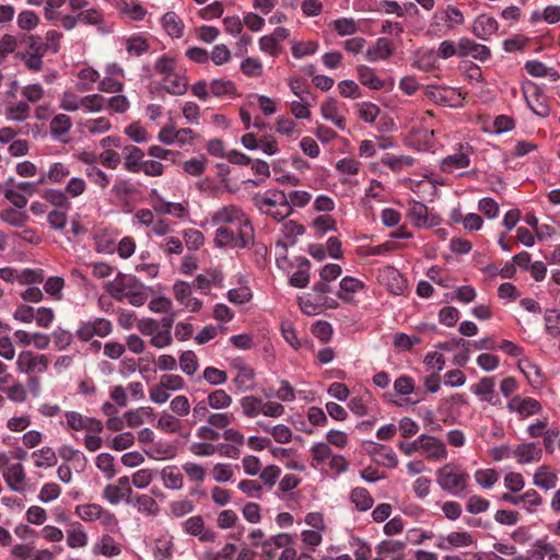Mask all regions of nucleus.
Instances as JSON below:
<instances>
[{"instance_id":"nucleus-1","label":"nucleus","mask_w":560,"mask_h":560,"mask_svg":"<svg viewBox=\"0 0 560 560\" xmlns=\"http://www.w3.org/2000/svg\"><path fill=\"white\" fill-rule=\"evenodd\" d=\"M106 292L116 301L127 300L132 306H142L149 299V288L136 276L119 272L105 285Z\"/></svg>"},{"instance_id":"nucleus-2","label":"nucleus","mask_w":560,"mask_h":560,"mask_svg":"<svg viewBox=\"0 0 560 560\" xmlns=\"http://www.w3.org/2000/svg\"><path fill=\"white\" fill-rule=\"evenodd\" d=\"M213 224H228L240 231L241 245H249L254 242V228L249 218L242 208L235 205H228L219 208L211 215Z\"/></svg>"},{"instance_id":"nucleus-3","label":"nucleus","mask_w":560,"mask_h":560,"mask_svg":"<svg viewBox=\"0 0 560 560\" xmlns=\"http://www.w3.org/2000/svg\"><path fill=\"white\" fill-rule=\"evenodd\" d=\"M175 322V313L158 320L144 317L138 320L137 329L143 336L150 337V343L156 349H163L172 345L171 329Z\"/></svg>"},{"instance_id":"nucleus-4","label":"nucleus","mask_w":560,"mask_h":560,"mask_svg":"<svg viewBox=\"0 0 560 560\" xmlns=\"http://www.w3.org/2000/svg\"><path fill=\"white\" fill-rule=\"evenodd\" d=\"M254 206L262 214L269 215L277 221L287 219L292 213L287 201V195L280 189H268L257 192L253 197Z\"/></svg>"},{"instance_id":"nucleus-5","label":"nucleus","mask_w":560,"mask_h":560,"mask_svg":"<svg viewBox=\"0 0 560 560\" xmlns=\"http://www.w3.org/2000/svg\"><path fill=\"white\" fill-rule=\"evenodd\" d=\"M435 475L440 488L453 495H459L464 492L469 481V475L451 463L439 468Z\"/></svg>"},{"instance_id":"nucleus-6","label":"nucleus","mask_w":560,"mask_h":560,"mask_svg":"<svg viewBox=\"0 0 560 560\" xmlns=\"http://www.w3.org/2000/svg\"><path fill=\"white\" fill-rule=\"evenodd\" d=\"M75 514L85 523L98 522L107 532H115L118 528V518L108 509L97 503H84L75 506Z\"/></svg>"},{"instance_id":"nucleus-7","label":"nucleus","mask_w":560,"mask_h":560,"mask_svg":"<svg viewBox=\"0 0 560 560\" xmlns=\"http://www.w3.org/2000/svg\"><path fill=\"white\" fill-rule=\"evenodd\" d=\"M522 94L528 108L539 117H548L550 107L541 88L533 81L526 80L522 83Z\"/></svg>"},{"instance_id":"nucleus-8","label":"nucleus","mask_w":560,"mask_h":560,"mask_svg":"<svg viewBox=\"0 0 560 560\" xmlns=\"http://www.w3.org/2000/svg\"><path fill=\"white\" fill-rule=\"evenodd\" d=\"M113 331V325L109 319L95 317L89 320L80 322L75 336L82 342L91 341L94 337L105 338Z\"/></svg>"},{"instance_id":"nucleus-9","label":"nucleus","mask_w":560,"mask_h":560,"mask_svg":"<svg viewBox=\"0 0 560 560\" xmlns=\"http://www.w3.org/2000/svg\"><path fill=\"white\" fill-rule=\"evenodd\" d=\"M15 365L19 373L27 375L40 374L47 371L49 361L45 354L23 350L19 353Z\"/></svg>"},{"instance_id":"nucleus-10","label":"nucleus","mask_w":560,"mask_h":560,"mask_svg":"<svg viewBox=\"0 0 560 560\" xmlns=\"http://www.w3.org/2000/svg\"><path fill=\"white\" fill-rule=\"evenodd\" d=\"M472 148L469 144H459L456 152L446 155L440 163L443 173H454L457 170L466 168L471 162Z\"/></svg>"},{"instance_id":"nucleus-11","label":"nucleus","mask_w":560,"mask_h":560,"mask_svg":"<svg viewBox=\"0 0 560 560\" xmlns=\"http://www.w3.org/2000/svg\"><path fill=\"white\" fill-rule=\"evenodd\" d=\"M131 494L130 478L127 476L118 478L115 483L107 485L102 492L103 499L112 505H117L124 500L127 502Z\"/></svg>"},{"instance_id":"nucleus-12","label":"nucleus","mask_w":560,"mask_h":560,"mask_svg":"<svg viewBox=\"0 0 560 560\" xmlns=\"http://www.w3.org/2000/svg\"><path fill=\"white\" fill-rule=\"evenodd\" d=\"M65 418L67 428L73 431L88 430L93 433H101L104 428L101 420L92 417H85L78 411H66Z\"/></svg>"},{"instance_id":"nucleus-13","label":"nucleus","mask_w":560,"mask_h":560,"mask_svg":"<svg viewBox=\"0 0 560 560\" xmlns=\"http://www.w3.org/2000/svg\"><path fill=\"white\" fill-rule=\"evenodd\" d=\"M173 294L176 301L191 313H197L202 307V302L192 296L191 285L185 281H176L173 285Z\"/></svg>"},{"instance_id":"nucleus-14","label":"nucleus","mask_w":560,"mask_h":560,"mask_svg":"<svg viewBox=\"0 0 560 560\" xmlns=\"http://www.w3.org/2000/svg\"><path fill=\"white\" fill-rule=\"evenodd\" d=\"M506 408L510 412L517 413L522 419L541 411V405L537 399L532 397L524 398L520 395L512 397Z\"/></svg>"},{"instance_id":"nucleus-15","label":"nucleus","mask_w":560,"mask_h":560,"mask_svg":"<svg viewBox=\"0 0 560 560\" xmlns=\"http://www.w3.org/2000/svg\"><path fill=\"white\" fill-rule=\"evenodd\" d=\"M458 56L471 57L480 62L487 61L491 57L490 48L475 40L462 37L458 40Z\"/></svg>"},{"instance_id":"nucleus-16","label":"nucleus","mask_w":560,"mask_h":560,"mask_svg":"<svg viewBox=\"0 0 560 560\" xmlns=\"http://www.w3.org/2000/svg\"><path fill=\"white\" fill-rule=\"evenodd\" d=\"M420 450L430 460H442L447 457L445 444L438 438L428 434L419 435Z\"/></svg>"},{"instance_id":"nucleus-17","label":"nucleus","mask_w":560,"mask_h":560,"mask_svg":"<svg viewBox=\"0 0 560 560\" xmlns=\"http://www.w3.org/2000/svg\"><path fill=\"white\" fill-rule=\"evenodd\" d=\"M231 368L236 372V375L233 380L235 386L240 390H247L253 386L255 380V372L252 366H249L244 359L235 358L231 362Z\"/></svg>"},{"instance_id":"nucleus-18","label":"nucleus","mask_w":560,"mask_h":560,"mask_svg":"<svg viewBox=\"0 0 560 560\" xmlns=\"http://www.w3.org/2000/svg\"><path fill=\"white\" fill-rule=\"evenodd\" d=\"M72 126L73 124L70 116L62 113L56 114L49 122L51 138L56 141L67 143Z\"/></svg>"},{"instance_id":"nucleus-19","label":"nucleus","mask_w":560,"mask_h":560,"mask_svg":"<svg viewBox=\"0 0 560 560\" xmlns=\"http://www.w3.org/2000/svg\"><path fill=\"white\" fill-rule=\"evenodd\" d=\"M513 456L521 465L537 463L542 457V450L535 442L521 443L513 448Z\"/></svg>"},{"instance_id":"nucleus-20","label":"nucleus","mask_w":560,"mask_h":560,"mask_svg":"<svg viewBox=\"0 0 560 560\" xmlns=\"http://www.w3.org/2000/svg\"><path fill=\"white\" fill-rule=\"evenodd\" d=\"M121 551V545L109 534L100 536L92 546V553L94 556L114 558L118 557Z\"/></svg>"},{"instance_id":"nucleus-21","label":"nucleus","mask_w":560,"mask_h":560,"mask_svg":"<svg viewBox=\"0 0 560 560\" xmlns=\"http://www.w3.org/2000/svg\"><path fill=\"white\" fill-rule=\"evenodd\" d=\"M499 30L498 21L486 14L479 15L472 25V33L482 40H488Z\"/></svg>"},{"instance_id":"nucleus-22","label":"nucleus","mask_w":560,"mask_h":560,"mask_svg":"<svg viewBox=\"0 0 560 560\" xmlns=\"http://www.w3.org/2000/svg\"><path fill=\"white\" fill-rule=\"evenodd\" d=\"M394 52V47L389 39L380 37L365 51V59L369 62H376L388 59Z\"/></svg>"},{"instance_id":"nucleus-23","label":"nucleus","mask_w":560,"mask_h":560,"mask_svg":"<svg viewBox=\"0 0 560 560\" xmlns=\"http://www.w3.org/2000/svg\"><path fill=\"white\" fill-rule=\"evenodd\" d=\"M240 231L229 228L220 226L214 233V243L218 247H236L245 248L248 245H241Z\"/></svg>"},{"instance_id":"nucleus-24","label":"nucleus","mask_w":560,"mask_h":560,"mask_svg":"<svg viewBox=\"0 0 560 560\" xmlns=\"http://www.w3.org/2000/svg\"><path fill=\"white\" fill-rule=\"evenodd\" d=\"M557 482L558 475L556 470L546 465L539 466L533 476V485L545 491L555 489Z\"/></svg>"},{"instance_id":"nucleus-25","label":"nucleus","mask_w":560,"mask_h":560,"mask_svg":"<svg viewBox=\"0 0 560 560\" xmlns=\"http://www.w3.org/2000/svg\"><path fill=\"white\" fill-rule=\"evenodd\" d=\"M3 478L11 490L15 492L24 490L25 472L22 464L16 463L8 466L3 471Z\"/></svg>"},{"instance_id":"nucleus-26","label":"nucleus","mask_w":560,"mask_h":560,"mask_svg":"<svg viewBox=\"0 0 560 560\" xmlns=\"http://www.w3.org/2000/svg\"><path fill=\"white\" fill-rule=\"evenodd\" d=\"M433 18L435 20L443 21L448 31L464 24L465 21L463 12L454 5H447L445 9H439L434 13Z\"/></svg>"},{"instance_id":"nucleus-27","label":"nucleus","mask_w":560,"mask_h":560,"mask_svg":"<svg viewBox=\"0 0 560 560\" xmlns=\"http://www.w3.org/2000/svg\"><path fill=\"white\" fill-rule=\"evenodd\" d=\"M69 165L61 162H55L49 166L48 171L39 177L38 183L61 184L69 177Z\"/></svg>"},{"instance_id":"nucleus-28","label":"nucleus","mask_w":560,"mask_h":560,"mask_svg":"<svg viewBox=\"0 0 560 560\" xmlns=\"http://www.w3.org/2000/svg\"><path fill=\"white\" fill-rule=\"evenodd\" d=\"M89 544V536L82 524L79 522L70 523L67 529V545L71 549H80L86 547Z\"/></svg>"},{"instance_id":"nucleus-29","label":"nucleus","mask_w":560,"mask_h":560,"mask_svg":"<svg viewBox=\"0 0 560 560\" xmlns=\"http://www.w3.org/2000/svg\"><path fill=\"white\" fill-rule=\"evenodd\" d=\"M223 276L217 269L207 270L205 273L197 276L192 285L202 293H208L211 287H222Z\"/></svg>"},{"instance_id":"nucleus-30","label":"nucleus","mask_w":560,"mask_h":560,"mask_svg":"<svg viewBox=\"0 0 560 560\" xmlns=\"http://www.w3.org/2000/svg\"><path fill=\"white\" fill-rule=\"evenodd\" d=\"M365 287L364 282L354 277H343L339 283V291L337 296L345 301L351 302L352 295L363 290Z\"/></svg>"},{"instance_id":"nucleus-31","label":"nucleus","mask_w":560,"mask_h":560,"mask_svg":"<svg viewBox=\"0 0 560 560\" xmlns=\"http://www.w3.org/2000/svg\"><path fill=\"white\" fill-rule=\"evenodd\" d=\"M127 503L132 504L139 513L147 516H155L159 513L156 501L148 494H136Z\"/></svg>"},{"instance_id":"nucleus-32","label":"nucleus","mask_w":560,"mask_h":560,"mask_svg":"<svg viewBox=\"0 0 560 560\" xmlns=\"http://www.w3.org/2000/svg\"><path fill=\"white\" fill-rule=\"evenodd\" d=\"M125 168L130 173H139L143 164V151L136 145H127L124 148Z\"/></svg>"},{"instance_id":"nucleus-33","label":"nucleus","mask_w":560,"mask_h":560,"mask_svg":"<svg viewBox=\"0 0 560 560\" xmlns=\"http://www.w3.org/2000/svg\"><path fill=\"white\" fill-rule=\"evenodd\" d=\"M116 7L120 14L133 21H141L147 10L137 0H118Z\"/></svg>"},{"instance_id":"nucleus-34","label":"nucleus","mask_w":560,"mask_h":560,"mask_svg":"<svg viewBox=\"0 0 560 560\" xmlns=\"http://www.w3.org/2000/svg\"><path fill=\"white\" fill-rule=\"evenodd\" d=\"M524 68L532 77L535 78L548 77L553 82L560 79V74L555 68L547 67L545 63L538 60L526 61Z\"/></svg>"},{"instance_id":"nucleus-35","label":"nucleus","mask_w":560,"mask_h":560,"mask_svg":"<svg viewBox=\"0 0 560 560\" xmlns=\"http://www.w3.org/2000/svg\"><path fill=\"white\" fill-rule=\"evenodd\" d=\"M58 453L65 462L73 463V466L78 471H83L85 469L88 459L81 451L73 448L71 445L65 444L59 447Z\"/></svg>"},{"instance_id":"nucleus-36","label":"nucleus","mask_w":560,"mask_h":560,"mask_svg":"<svg viewBox=\"0 0 560 560\" xmlns=\"http://www.w3.org/2000/svg\"><path fill=\"white\" fill-rule=\"evenodd\" d=\"M156 429L167 433V434H176L179 433L183 429V423L178 417L175 415L163 411L158 418Z\"/></svg>"},{"instance_id":"nucleus-37","label":"nucleus","mask_w":560,"mask_h":560,"mask_svg":"<svg viewBox=\"0 0 560 560\" xmlns=\"http://www.w3.org/2000/svg\"><path fill=\"white\" fill-rule=\"evenodd\" d=\"M125 48L128 55L141 57L150 49L148 39L142 34H133L125 38Z\"/></svg>"},{"instance_id":"nucleus-38","label":"nucleus","mask_w":560,"mask_h":560,"mask_svg":"<svg viewBox=\"0 0 560 560\" xmlns=\"http://www.w3.org/2000/svg\"><path fill=\"white\" fill-rule=\"evenodd\" d=\"M358 79L360 83L372 90H381L384 88V81L378 78L374 69L360 65L357 67Z\"/></svg>"},{"instance_id":"nucleus-39","label":"nucleus","mask_w":560,"mask_h":560,"mask_svg":"<svg viewBox=\"0 0 560 560\" xmlns=\"http://www.w3.org/2000/svg\"><path fill=\"white\" fill-rule=\"evenodd\" d=\"M163 89L172 95H183L186 93L188 88V81L186 77L178 73H173L167 77H163Z\"/></svg>"},{"instance_id":"nucleus-40","label":"nucleus","mask_w":560,"mask_h":560,"mask_svg":"<svg viewBox=\"0 0 560 560\" xmlns=\"http://www.w3.org/2000/svg\"><path fill=\"white\" fill-rule=\"evenodd\" d=\"M350 502L355 506V509L360 512L369 511L373 504L374 499L370 494V492L362 487H355L350 492Z\"/></svg>"},{"instance_id":"nucleus-41","label":"nucleus","mask_w":560,"mask_h":560,"mask_svg":"<svg viewBox=\"0 0 560 560\" xmlns=\"http://www.w3.org/2000/svg\"><path fill=\"white\" fill-rule=\"evenodd\" d=\"M320 114L326 120H330L339 129H346V119L339 115L337 103L334 98L325 101L320 106Z\"/></svg>"},{"instance_id":"nucleus-42","label":"nucleus","mask_w":560,"mask_h":560,"mask_svg":"<svg viewBox=\"0 0 560 560\" xmlns=\"http://www.w3.org/2000/svg\"><path fill=\"white\" fill-rule=\"evenodd\" d=\"M162 26L172 38L184 35V23L175 12H167L162 16Z\"/></svg>"},{"instance_id":"nucleus-43","label":"nucleus","mask_w":560,"mask_h":560,"mask_svg":"<svg viewBox=\"0 0 560 560\" xmlns=\"http://www.w3.org/2000/svg\"><path fill=\"white\" fill-rule=\"evenodd\" d=\"M471 392L479 396L482 400H486L492 405H497L498 401L493 400L494 393V378L482 377L477 384L471 386Z\"/></svg>"},{"instance_id":"nucleus-44","label":"nucleus","mask_w":560,"mask_h":560,"mask_svg":"<svg viewBox=\"0 0 560 560\" xmlns=\"http://www.w3.org/2000/svg\"><path fill=\"white\" fill-rule=\"evenodd\" d=\"M162 481L165 488L179 490L184 486V478L176 466H167L161 470Z\"/></svg>"},{"instance_id":"nucleus-45","label":"nucleus","mask_w":560,"mask_h":560,"mask_svg":"<svg viewBox=\"0 0 560 560\" xmlns=\"http://www.w3.org/2000/svg\"><path fill=\"white\" fill-rule=\"evenodd\" d=\"M518 368L533 387L542 385L541 370L529 360H521Z\"/></svg>"},{"instance_id":"nucleus-46","label":"nucleus","mask_w":560,"mask_h":560,"mask_svg":"<svg viewBox=\"0 0 560 560\" xmlns=\"http://www.w3.org/2000/svg\"><path fill=\"white\" fill-rule=\"evenodd\" d=\"M313 468H318L324 462L329 460L332 456V452L328 443L318 442L315 443L310 450Z\"/></svg>"},{"instance_id":"nucleus-47","label":"nucleus","mask_w":560,"mask_h":560,"mask_svg":"<svg viewBox=\"0 0 560 560\" xmlns=\"http://www.w3.org/2000/svg\"><path fill=\"white\" fill-rule=\"evenodd\" d=\"M79 79L78 89L82 92L91 91L93 84L100 80V73L92 67L82 68L78 74Z\"/></svg>"},{"instance_id":"nucleus-48","label":"nucleus","mask_w":560,"mask_h":560,"mask_svg":"<svg viewBox=\"0 0 560 560\" xmlns=\"http://www.w3.org/2000/svg\"><path fill=\"white\" fill-rule=\"evenodd\" d=\"M207 402L211 409L221 410L229 408L233 398L224 389H215L208 394Z\"/></svg>"},{"instance_id":"nucleus-49","label":"nucleus","mask_w":560,"mask_h":560,"mask_svg":"<svg viewBox=\"0 0 560 560\" xmlns=\"http://www.w3.org/2000/svg\"><path fill=\"white\" fill-rule=\"evenodd\" d=\"M32 457L36 467H52L57 464L56 452L49 447L44 446L40 450L33 452Z\"/></svg>"},{"instance_id":"nucleus-50","label":"nucleus","mask_w":560,"mask_h":560,"mask_svg":"<svg viewBox=\"0 0 560 560\" xmlns=\"http://www.w3.org/2000/svg\"><path fill=\"white\" fill-rule=\"evenodd\" d=\"M374 455L377 457V460L388 467V468H395L398 465V458L396 453L393 451L392 447L383 445V444H376L374 446Z\"/></svg>"},{"instance_id":"nucleus-51","label":"nucleus","mask_w":560,"mask_h":560,"mask_svg":"<svg viewBox=\"0 0 560 560\" xmlns=\"http://www.w3.org/2000/svg\"><path fill=\"white\" fill-rule=\"evenodd\" d=\"M38 14L32 10H22L16 18V25L21 31L31 32L39 25Z\"/></svg>"},{"instance_id":"nucleus-52","label":"nucleus","mask_w":560,"mask_h":560,"mask_svg":"<svg viewBox=\"0 0 560 560\" xmlns=\"http://www.w3.org/2000/svg\"><path fill=\"white\" fill-rule=\"evenodd\" d=\"M310 260L306 258H302L299 265V270H296L290 278V284L294 288H306L310 282Z\"/></svg>"},{"instance_id":"nucleus-53","label":"nucleus","mask_w":560,"mask_h":560,"mask_svg":"<svg viewBox=\"0 0 560 560\" xmlns=\"http://www.w3.org/2000/svg\"><path fill=\"white\" fill-rule=\"evenodd\" d=\"M145 453L150 458L164 460L173 458L176 454V450L171 444L153 443Z\"/></svg>"},{"instance_id":"nucleus-54","label":"nucleus","mask_w":560,"mask_h":560,"mask_svg":"<svg viewBox=\"0 0 560 560\" xmlns=\"http://www.w3.org/2000/svg\"><path fill=\"white\" fill-rule=\"evenodd\" d=\"M243 413L247 418H255L261 413L262 400L256 396H244L240 400Z\"/></svg>"},{"instance_id":"nucleus-55","label":"nucleus","mask_w":560,"mask_h":560,"mask_svg":"<svg viewBox=\"0 0 560 560\" xmlns=\"http://www.w3.org/2000/svg\"><path fill=\"white\" fill-rule=\"evenodd\" d=\"M106 107V97L102 94H89L82 96L81 108L85 113H100Z\"/></svg>"},{"instance_id":"nucleus-56","label":"nucleus","mask_w":560,"mask_h":560,"mask_svg":"<svg viewBox=\"0 0 560 560\" xmlns=\"http://www.w3.org/2000/svg\"><path fill=\"white\" fill-rule=\"evenodd\" d=\"M84 130H86L90 135H103L110 130L112 124L106 117L91 118L86 119L82 124Z\"/></svg>"},{"instance_id":"nucleus-57","label":"nucleus","mask_w":560,"mask_h":560,"mask_svg":"<svg viewBox=\"0 0 560 560\" xmlns=\"http://www.w3.org/2000/svg\"><path fill=\"white\" fill-rule=\"evenodd\" d=\"M332 27L339 36H348L359 32L360 24L352 18H340L332 22Z\"/></svg>"},{"instance_id":"nucleus-58","label":"nucleus","mask_w":560,"mask_h":560,"mask_svg":"<svg viewBox=\"0 0 560 560\" xmlns=\"http://www.w3.org/2000/svg\"><path fill=\"white\" fill-rule=\"evenodd\" d=\"M82 96L72 91H65L59 97V108L65 112H77L81 108Z\"/></svg>"},{"instance_id":"nucleus-59","label":"nucleus","mask_w":560,"mask_h":560,"mask_svg":"<svg viewBox=\"0 0 560 560\" xmlns=\"http://www.w3.org/2000/svg\"><path fill=\"white\" fill-rule=\"evenodd\" d=\"M276 131L289 138H296L300 133L296 122L292 118L284 116L277 118Z\"/></svg>"},{"instance_id":"nucleus-60","label":"nucleus","mask_w":560,"mask_h":560,"mask_svg":"<svg viewBox=\"0 0 560 560\" xmlns=\"http://www.w3.org/2000/svg\"><path fill=\"white\" fill-rule=\"evenodd\" d=\"M44 199L56 207V209H70L71 203L66 191L58 189H48L44 194Z\"/></svg>"},{"instance_id":"nucleus-61","label":"nucleus","mask_w":560,"mask_h":560,"mask_svg":"<svg viewBox=\"0 0 560 560\" xmlns=\"http://www.w3.org/2000/svg\"><path fill=\"white\" fill-rule=\"evenodd\" d=\"M241 71L248 78H258L262 74L264 66L258 58L246 57L241 62Z\"/></svg>"},{"instance_id":"nucleus-62","label":"nucleus","mask_w":560,"mask_h":560,"mask_svg":"<svg viewBox=\"0 0 560 560\" xmlns=\"http://www.w3.org/2000/svg\"><path fill=\"white\" fill-rule=\"evenodd\" d=\"M408 217L418 228L428 225V208L422 202H413L408 210Z\"/></svg>"},{"instance_id":"nucleus-63","label":"nucleus","mask_w":560,"mask_h":560,"mask_svg":"<svg viewBox=\"0 0 560 560\" xmlns=\"http://www.w3.org/2000/svg\"><path fill=\"white\" fill-rule=\"evenodd\" d=\"M179 366L186 375H194L199 368L196 353L191 350L184 351L179 357Z\"/></svg>"},{"instance_id":"nucleus-64","label":"nucleus","mask_w":560,"mask_h":560,"mask_svg":"<svg viewBox=\"0 0 560 560\" xmlns=\"http://www.w3.org/2000/svg\"><path fill=\"white\" fill-rule=\"evenodd\" d=\"M88 178L102 189L109 186L110 177L96 165H89L85 170Z\"/></svg>"}]
</instances>
